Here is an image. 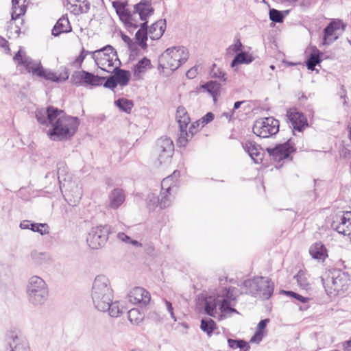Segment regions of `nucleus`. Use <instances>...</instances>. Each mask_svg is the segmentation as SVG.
<instances>
[{
	"label": "nucleus",
	"instance_id": "ea45409f",
	"mask_svg": "<svg viewBox=\"0 0 351 351\" xmlns=\"http://www.w3.org/2000/svg\"><path fill=\"white\" fill-rule=\"evenodd\" d=\"M84 80V84L90 85L93 86H98L102 84L103 81L105 80V77H99L90 72L86 71Z\"/></svg>",
	"mask_w": 351,
	"mask_h": 351
},
{
	"label": "nucleus",
	"instance_id": "49530a36",
	"mask_svg": "<svg viewBox=\"0 0 351 351\" xmlns=\"http://www.w3.org/2000/svg\"><path fill=\"white\" fill-rule=\"evenodd\" d=\"M147 204L150 210H154L158 206L160 207V197L154 193H150L147 196Z\"/></svg>",
	"mask_w": 351,
	"mask_h": 351
},
{
	"label": "nucleus",
	"instance_id": "0e129e2a",
	"mask_svg": "<svg viewBox=\"0 0 351 351\" xmlns=\"http://www.w3.org/2000/svg\"><path fill=\"white\" fill-rule=\"evenodd\" d=\"M129 243H131L132 245H133L134 246H138V247L141 246V244L138 241H137L136 240H132V239Z\"/></svg>",
	"mask_w": 351,
	"mask_h": 351
},
{
	"label": "nucleus",
	"instance_id": "603ef678",
	"mask_svg": "<svg viewBox=\"0 0 351 351\" xmlns=\"http://www.w3.org/2000/svg\"><path fill=\"white\" fill-rule=\"evenodd\" d=\"M91 52L92 51H86L84 49H83L82 50L80 54L79 55V56L73 62V64L81 66L82 63L84 60L86 56L88 54L91 55Z\"/></svg>",
	"mask_w": 351,
	"mask_h": 351
},
{
	"label": "nucleus",
	"instance_id": "bf43d9fd",
	"mask_svg": "<svg viewBox=\"0 0 351 351\" xmlns=\"http://www.w3.org/2000/svg\"><path fill=\"white\" fill-rule=\"evenodd\" d=\"M117 237L119 240H121L123 242L128 243H129L131 240V238L130 237H128V235H126L123 232H119L117 234Z\"/></svg>",
	"mask_w": 351,
	"mask_h": 351
},
{
	"label": "nucleus",
	"instance_id": "58836bf2",
	"mask_svg": "<svg viewBox=\"0 0 351 351\" xmlns=\"http://www.w3.org/2000/svg\"><path fill=\"white\" fill-rule=\"evenodd\" d=\"M111 304H107V308L102 312H108L112 317H118L123 312V307L120 304L119 301L111 302Z\"/></svg>",
	"mask_w": 351,
	"mask_h": 351
},
{
	"label": "nucleus",
	"instance_id": "37998d69",
	"mask_svg": "<svg viewBox=\"0 0 351 351\" xmlns=\"http://www.w3.org/2000/svg\"><path fill=\"white\" fill-rule=\"evenodd\" d=\"M200 328L206 332L208 336L210 337L213 331L216 329L215 322L210 319H202L201 321Z\"/></svg>",
	"mask_w": 351,
	"mask_h": 351
},
{
	"label": "nucleus",
	"instance_id": "338daca9",
	"mask_svg": "<svg viewBox=\"0 0 351 351\" xmlns=\"http://www.w3.org/2000/svg\"><path fill=\"white\" fill-rule=\"evenodd\" d=\"M55 176H56V174H55V173H54V172H49V173H48L46 175L45 178H48L51 177V178H55Z\"/></svg>",
	"mask_w": 351,
	"mask_h": 351
},
{
	"label": "nucleus",
	"instance_id": "7c9ffc66",
	"mask_svg": "<svg viewBox=\"0 0 351 351\" xmlns=\"http://www.w3.org/2000/svg\"><path fill=\"white\" fill-rule=\"evenodd\" d=\"M67 2L68 4L73 8L72 12L77 14L80 13H86L90 9V4L86 1L67 0Z\"/></svg>",
	"mask_w": 351,
	"mask_h": 351
},
{
	"label": "nucleus",
	"instance_id": "473e14b6",
	"mask_svg": "<svg viewBox=\"0 0 351 351\" xmlns=\"http://www.w3.org/2000/svg\"><path fill=\"white\" fill-rule=\"evenodd\" d=\"M176 119L180 128H187L190 123V118L186 109L182 106H179L176 111Z\"/></svg>",
	"mask_w": 351,
	"mask_h": 351
},
{
	"label": "nucleus",
	"instance_id": "3c124183",
	"mask_svg": "<svg viewBox=\"0 0 351 351\" xmlns=\"http://www.w3.org/2000/svg\"><path fill=\"white\" fill-rule=\"evenodd\" d=\"M243 44L239 40H237L235 43L231 45L227 49V53L229 55H233L234 53H239L242 51Z\"/></svg>",
	"mask_w": 351,
	"mask_h": 351
},
{
	"label": "nucleus",
	"instance_id": "dca6fc26",
	"mask_svg": "<svg viewBox=\"0 0 351 351\" xmlns=\"http://www.w3.org/2000/svg\"><path fill=\"white\" fill-rule=\"evenodd\" d=\"M174 152L173 141L168 137H161L157 141L156 152L160 165L168 163Z\"/></svg>",
	"mask_w": 351,
	"mask_h": 351
},
{
	"label": "nucleus",
	"instance_id": "8fccbe9b",
	"mask_svg": "<svg viewBox=\"0 0 351 351\" xmlns=\"http://www.w3.org/2000/svg\"><path fill=\"white\" fill-rule=\"evenodd\" d=\"M269 19L275 23H281L283 21L284 16L280 11L276 9L269 10Z\"/></svg>",
	"mask_w": 351,
	"mask_h": 351
},
{
	"label": "nucleus",
	"instance_id": "2eb2a0df",
	"mask_svg": "<svg viewBox=\"0 0 351 351\" xmlns=\"http://www.w3.org/2000/svg\"><path fill=\"white\" fill-rule=\"evenodd\" d=\"M108 239V230L106 227L98 226L93 227L88 233L86 242L93 250L102 247Z\"/></svg>",
	"mask_w": 351,
	"mask_h": 351
},
{
	"label": "nucleus",
	"instance_id": "4c0bfd02",
	"mask_svg": "<svg viewBox=\"0 0 351 351\" xmlns=\"http://www.w3.org/2000/svg\"><path fill=\"white\" fill-rule=\"evenodd\" d=\"M320 54V51L316 47L313 49L306 60V66L308 70L313 71L315 66L321 62Z\"/></svg>",
	"mask_w": 351,
	"mask_h": 351
},
{
	"label": "nucleus",
	"instance_id": "6e6d98bb",
	"mask_svg": "<svg viewBox=\"0 0 351 351\" xmlns=\"http://www.w3.org/2000/svg\"><path fill=\"white\" fill-rule=\"evenodd\" d=\"M117 82L116 81V79L113 75H111L110 76L106 81L105 84H104V86L106 88H110L112 90H113L117 86Z\"/></svg>",
	"mask_w": 351,
	"mask_h": 351
},
{
	"label": "nucleus",
	"instance_id": "052dcab7",
	"mask_svg": "<svg viewBox=\"0 0 351 351\" xmlns=\"http://www.w3.org/2000/svg\"><path fill=\"white\" fill-rule=\"evenodd\" d=\"M33 223H32L29 220H24L23 221L21 222L20 223V228L21 229H24V230H26V229H30V228H32V225Z\"/></svg>",
	"mask_w": 351,
	"mask_h": 351
},
{
	"label": "nucleus",
	"instance_id": "6e6552de",
	"mask_svg": "<svg viewBox=\"0 0 351 351\" xmlns=\"http://www.w3.org/2000/svg\"><path fill=\"white\" fill-rule=\"evenodd\" d=\"M26 294L31 304L35 306H41L48 298V286L41 277L32 276L27 280Z\"/></svg>",
	"mask_w": 351,
	"mask_h": 351
},
{
	"label": "nucleus",
	"instance_id": "864d4df0",
	"mask_svg": "<svg viewBox=\"0 0 351 351\" xmlns=\"http://www.w3.org/2000/svg\"><path fill=\"white\" fill-rule=\"evenodd\" d=\"M283 293L287 295H289V296L298 300V301H300L302 303H306L308 300V298H307L306 297H303L301 295H300L297 293H295L293 291H284Z\"/></svg>",
	"mask_w": 351,
	"mask_h": 351
},
{
	"label": "nucleus",
	"instance_id": "ddd939ff",
	"mask_svg": "<svg viewBox=\"0 0 351 351\" xmlns=\"http://www.w3.org/2000/svg\"><path fill=\"white\" fill-rule=\"evenodd\" d=\"M180 172L174 171L173 173L161 182V192L160 194V208L164 209L169 206L174 199L178 190V178Z\"/></svg>",
	"mask_w": 351,
	"mask_h": 351
},
{
	"label": "nucleus",
	"instance_id": "2f4dec72",
	"mask_svg": "<svg viewBox=\"0 0 351 351\" xmlns=\"http://www.w3.org/2000/svg\"><path fill=\"white\" fill-rule=\"evenodd\" d=\"M202 88L206 90L216 101L217 97L220 94L221 84L216 81H210L202 86Z\"/></svg>",
	"mask_w": 351,
	"mask_h": 351
},
{
	"label": "nucleus",
	"instance_id": "f8f14e48",
	"mask_svg": "<svg viewBox=\"0 0 351 351\" xmlns=\"http://www.w3.org/2000/svg\"><path fill=\"white\" fill-rule=\"evenodd\" d=\"M245 293L259 296L263 300L269 299L274 291V283L265 277H255L243 282Z\"/></svg>",
	"mask_w": 351,
	"mask_h": 351
},
{
	"label": "nucleus",
	"instance_id": "f257e3e1",
	"mask_svg": "<svg viewBox=\"0 0 351 351\" xmlns=\"http://www.w3.org/2000/svg\"><path fill=\"white\" fill-rule=\"evenodd\" d=\"M36 117L40 124H49L47 135L52 141H66L76 132L80 122L77 117L66 115L63 110L53 106L37 109Z\"/></svg>",
	"mask_w": 351,
	"mask_h": 351
},
{
	"label": "nucleus",
	"instance_id": "a19ab883",
	"mask_svg": "<svg viewBox=\"0 0 351 351\" xmlns=\"http://www.w3.org/2000/svg\"><path fill=\"white\" fill-rule=\"evenodd\" d=\"M128 317L132 324L138 325L144 319L145 315L139 309L132 308L128 311Z\"/></svg>",
	"mask_w": 351,
	"mask_h": 351
},
{
	"label": "nucleus",
	"instance_id": "a18cd8bd",
	"mask_svg": "<svg viewBox=\"0 0 351 351\" xmlns=\"http://www.w3.org/2000/svg\"><path fill=\"white\" fill-rule=\"evenodd\" d=\"M30 230L33 232H38L41 235H45L49 233V226L47 223H33Z\"/></svg>",
	"mask_w": 351,
	"mask_h": 351
},
{
	"label": "nucleus",
	"instance_id": "c9c22d12",
	"mask_svg": "<svg viewBox=\"0 0 351 351\" xmlns=\"http://www.w3.org/2000/svg\"><path fill=\"white\" fill-rule=\"evenodd\" d=\"M269 322V319H265L261 320L258 324L257 330H256V332L254 333V335L252 337V338L250 339V342L258 343L262 341V339L265 335V332L263 330L267 326V325Z\"/></svg>",
	"mask_w": 351,
	"mask_h": 351
},
{
	"label": "nucleus",
	"instance_id": "c03bdc74",
	"mask_svg": "<svg viewBox=\"0 0 351 351\" xmlns=\"http://www.w3.org/2000/svg\"><path fill=\"white\" fill-rule=\"evenodd\" d=\"M228 346L232 349L240 348L241 350H243L244 351H247L249 350L250 346L248 344L242 340H234L232 339H228Z\"/></svg>",
	"mask_w": 351,
	"mask_h": 351
},
{
	"label": "nucleus",
	"instance_id": "e2e57ef3",
	"mask_svg": "<svg viewBox=\"0 0 351 351\" xmlns=\"http://www.w3.org/2000/svg\"><path fill=\"white\" fill-rule=\"evenodd\" d=\"M244 103V101H236L234 104V108L232 110H237L240 108L241 105Z\"/></svg>",
	"mask_w": 351,
	"mask_h": 351
},
{
	"label": "nucleus",
	"instance_id": "4be33fe9",
	"mask_svg": "<svg viewBox=\"0 0 351 351\" xmlns=\"http://www.w3.org/2000/svg\"><path fill=\"white\" fill-rule=\"evenodd\" d=\"M5 351H29L26 339L21 334L12 332Z\"/></svg>",
	"mask_w": 351,
	"mask_h": 351
},
{
	"label": "nucleus",
	"instance_id": "5701e85b",
	"mask_svg": "<svg viewBox=\"0 0 351 351\" xmlns=\"http://www.w3.org/2000/svg\"><path fill=\"white\" fill-rule=\"evenodd\" d=\"M242 146L255 163L258 164L262 161L263 153L260 145L254 141H246L242 143Z\"/></svg>",
	"mask_w": 351,
	"mask_h": 351
},
{
	"label": "nucleus",
	"instance_id": "774afa93",
	"mask_svg": "<svg viewBox=\"0 0 351 351\" xmlns=\"http://www.w3.org/2000/svg\"><path fill=\"white\" fill-rule=\"evenodd\" d=\"M193 124L195 125V129L196 128V127H199V125L201 124V121H195V123H193ZM195 131L196 132V130H195Z\"/></svg>",
	"mask_w": 351,
	"mask_h": 351
},
{
	"label": "nucleus",
	"instance_id": "412c9836",
	"mask_svg": "<svg viewBox=\"0 0 351 351\" xmlns=\"http://www.w3.org/2000/svg\"><path fill=\"white\" fill-rule=\"evenodd\" d=\"M287 115L293 131L302 132L308 126L306 117L303 113L298 111L296 108L289 109Z\"/></svg>",
	"mask_w": 351,
	"mask_h": 351
},
{
	"label": "nucleus",
	"instance_id": "20e7f679",
	"mask_svg": "<svg viewBox=\"0 0 351 351\" xmlns=\"http://www.w3.org/2000/svg\"><path fill=\"white\" fill-rule=\"evenodd\" d=\"M112 5L120 19L128 27H138V20L145 21L147 17L152 16L154 11L149 0H142L135 5L132 14L125 9L123 3L114 1Z\"/></svg>",
	"mask_w": 351,
	"mask_h": 351
},
{
	"label": "nucleus",
	"instance_id": "c85d7f7f",
	"mask_svg": "<svg viewBox=\"0 0 351 351\" xmlns=\"http://www.w3.org/2000/svg\"><path fill=\"white\" fill-rule=\"evenodd\" d=\"M309 253L313 258L319 261H324L327 256L326 249L321 243L312 245L309 249Z\"/></svg>",
	"mask_w": 351,
	"mask_h": 351
},
{
	"label": "nucleus",
	"instance_id": "4d7b16f0",
	"mask_svg": "<svg viewBox=\"0 0 351 351\" xmlns=\"http://www.w3.org/2000/svg\"><path fill=\"white\" fill-rule=\"evenodd\" d=\"M214 119V114L212 112H208L205 116H204L199 121H201L202 127H204L206 124L212 121Z\"/></svg>",
	"mask_w": 351,
	"mask_h": 351
},
{
	"label": "nucleus",
	"instance_id": "f03ea898",
	"mask_svg": "<svg viewBox=\"0 0 351 351\" xmlns=\"http://www.w3.org/2000/svg\"><path fill=\"white\" fill-rule=\"evenodd\" d=\"M238 296L234 287L223 288L215 297L207 298L204 310L208 315L219 320L230 317L233 313L239 314L234 308Z\"/></svg>",
	"mask_w": 351,
	"mask_h": 351
},
{
	"label": "nucleus",
	"instance_id": "13d9d810",
	"mask_svg": "<svg viewBox=\"0 0 351 351\" xmlns=\"http://www.w3.org/2000/svg\"><path fill=\"white\" fill-rule=\"evenodd\" d=\"M198 74V67L195 66L187 71L186 75L189 79H193Z\"/></svg>",
	"mask_w": 351,
	"mask_h": 351
},
{
	"label": "nucleus",
	"instance_id": "b1692460",
	"mask_svg": "<svg viewBox=\"0 0 351 351\" xmlns=\"http://www.w3.org/2000/svg\"><path fill=\"white\" fill-rule=\"evenodd\" d=\"M29 261L36 267H42L51 263L52 260L49 253L39 252L36 250H32L29 255Z\"/></svg>",
	"mask_w": 351,
	"mask_h": 351
},
{
	"label": "nucleus",
	"instance_id": "f3484780",
	"mask_svg": "<svg viewBox=\"0 0 351 351\" xmlns=\"http://www.w3.org/2000/svg\"><path fill=\"white\" fill-rule=\"evenodd\" d=\"M344 31V25L340 20L331 21L324 29L323 45H328L338 39Z\"/></svg>",
	"mask_w": 351,
	"mask_h": 351
},
{
	"label": "nucleus",
	"instance_id": "cd10ccee",
	"mask_svg": "<svg viewBox=\"0 0 351 351\" xmlns=\"http://www.w3.org/2000/svg\"><path fill=\"white\" fill-rule=\"evenodd\" d=\"M25 0H12V21H16L20 16L25 14L26 12V6L24 4Z\"/></svg>",
	"mask_w": 351,
	"mask_h": 351
},
{
	"label": "nucleus",
	"instance_id": "1a4fd4ad",
	"mask_svg": "<svg viewBox=\"0 0 351 351\" xmlns=\"http://www.w3.org/2000/svg\"><path fill=\"white\" fill-rule=\"evenodd\" d=\"M91 57L99 68L108 73H112L121 65L117 51L110 45L91 52Z\"/></svg>",
	"mask_w": 351,
	"mask_h": 351
},
{
	"label": "nucleus",
	"instance_id": "69168bd1",
	"mask_svg": "<svg viewBox=\"0 0 351 351\" xmlns=\"http://www.w3.org/2000/svg\"><path fill=\"white\" fill-rule=\"evenodd\" d=\"M123 40L124 42L127 43L129 45H130V43L131 42V39L127 36H123Z\"/></svg>",
	"mask_w": 351,
	"mask_h": 351
},
{
	"label": "nucleus",
	"instance_id": "0eeeda50",
	"mask_svg": "<svg viewBox=\"0 0 351 351\" xmlns=\"http://www.w3.org/2000/svg\"><path fill=\"white\" fill-rule=\"evenodd\" d=\"M189 58V51L184 47H173L167 49L159 57V68L174 71Z\"/></svg>",
	"mask_w": 351,
	"mask_h": 351
},
{
	"label": "nucleus",
	"instance_id": "de8ad7c7",
	"mask_svg": "<svg viewBox=\"0 0 351 351\" xmlns=\"http://www.w3.org/2000/svg\"><path fill=\"white\" fill-rule=\"evenodd\" d=\"M210 75L211 77L219 78L223 82H226L227 80L226 73L219 67H217L215 64L213 65Z\"/></svg>",
	"mask_w": 351,
	"mask_h": 351
},
{
	"label": "nucleus",
	"instance_id": "c756f323",
	"mask_svg": "<svg viewBox=\"0 0 351 351\" xmlns=\"http://www.w3.org/2000/svg\"><path fill=\"white\" fill-rule=\"evenodd\" d=\"M151 68V62L147 58H143L138 62L134 66L133 71L134 75L138 78H140L145 71Z\"/></svg>",
	"mask_w": 351,
	"mask_h": 351
},
{
	"label": "nucleus",
	"instance_id": "e433bc0d",
	"mask_svg": "<svg viewBox=\"0 0 351 351\" xmlns=\"http://www.w3.org/2000/svg\"><path fill=\"white\" fill-rule=\"evenodd\" d=\"M294 278L296 280L298 286L302 289L308 291L311 289V285L309 282L308 276L305 271L302 270L299 271L298 273L294 276Z\"/></svg>",
	"mask_w": 351,
	"mask_h": 351
},
{
	"label": "nucleus",
	"instance_id": "5fc2aeb1",
	"mask_svg": "<svg viewBox=\"0 0 351 351\" xmlns=\"http://www.w3.org/2000/svg\"><path fill=\"white\" fill-rule=\"evenodd\" d=\"M162 301L164 302L165 307L166 310L169 312L171 317L173 319L174 322H176L177 318L173 312V308L172 306V303L165 298L162 299Z\"/></svg>",
	"mask_w": 351,
	"mask_h": 351
},
{
	"label": "nucleus",
	"instance_id": "393cba45",
	"mask_svg": "<svg viewBox=\"0 0 351 351\" xmlns=\"http://www.w3.org/2000/svg\"><path fill=\"white\" fill-rule=\"evenodd\" d=\"M125 196L122 189H114L108 195V206L112 209H117L125 201Z\"/></svg>",
	"mask_w": 351,
	"mask_h": 351
},
{
	"label": "nucleus",
	"instance_id": "9b49d317",
	"mask_svg": "<svg viewBox=\"0 0 351 351\" xmlns=\"http://www.w3.org/2000/svg\"><path fill=\"white\" fill-rule=\"evenodd\" d=\"M147 18L148 17H147L145 21H141V23L138 22V26H141V27L135 35L136 42L143 49H146L147 46L146 43L147 36H149L152 40H158L162 36L166 27L165 21L159 20L153 23L147 31Z\"/></svg>",
	"mask_w": 351,
	"mask_h": 351
},
{
	"label": "nucleus",
	"instance_id": "423d86ee",
	"mask_svg": "<svg viewBox=\"0 0 351 351\" xmlns=\"http://www.w3.org/2000/svg\"><path fill=\"white\" fill-rule=\"evenodd\" d=\"M114 298V291L109 279L104 275H98L93 280L91 299L96 309L103 311Z\"/></svg>",
	"mask_w": 351,
	"mask_h": 351
},
{
	"label": "nucleus",
	"instance_id": "aec40b11",
	"mask_svg": "<svg viewBox=\"0 0 351 351\" xmlns=\"http://www.w3.org/2000/svg\"><path fill=\"white\" fill-rule=\"evenodd\" d=\"M332 228L338 233L347 237L351 242V212L345 213L339 221H334Z\"/></svg>",
	"mask_w": 351,
	"mask_h": 351
},
{
	"label": "nucleus",
	"instance_id": "79ce46f5",
	"mask_svg": "<svg viewBox=\"0 0 351 351\" xmlns=\"http://www.w3.org/2000/svg\"><path fill=\"white\" fill-rule=\"evenodd\" d=\"M114 104L120 110L128 114L130 113L134 106L133 101L125 98H120L116 100Z\"/></svg>",
	"mask_w": 351,
	"mask_h": 351
},
{
	"label": "nucleus",
	"instance_id": "f704fd0d",
	"mask_svg": "<svg viewBox=\"0 0 351 351\" xmlns=\"http://www.w3.org/2000/svg\"><path fill=\"white\" fill-rule=\"evenodd\" d=\"M114 76L118 84L124 86H126L130 79V73L128 71L120 69L119 67L114 71Z\"/></svg>",
	"mask_w": 351,
	"mask_h": 351
},
{
	"label": "nucleus",
	"instance_id": "4468645a",
	"mask_svg": "<svg viewBox=\"0 0 351 351\" xmlns=\"http://www.w3.org/2000/svg\"><path fill=\"white\" fill-rule=\"evenodd\" d=\"M279 131V121L273 117H267L255 121L253 132L261 138H269Z\"/></svg>",
	"mask_w": 351,
	"mask_h": 351
},
{
	"label": "nucleus",
	"instance_id": "bb28decb",
	"mask_svg": "<svg viewBox=\"0 0 351 351\" xmlns=\"http://www.w3.org/2000/svg\"><path fill=\"white\" fill-rule=\"evenodd\" d=\"M186 129L187 128H180L178 138V144L180 147H185L195 133L194 124L191 125L189 131Z\"/></svg>",
	"mask_w": 351,
	"mask_h": 351
},
{
	"label": "nucleus",
	"instance_id": "39448f33",
	"mask_svg": "<svg viewBox=\"0 0 351 351\" xmlns=\"http://www.w3.org/2000/svg\"><path fill=\"white\" fill-rule=\"evenodd\" d=\"M56 176L60 190L68 204L75 205L79 202L82 196V188L77 181L72 179L64 163L60 162L57 165Z\"/></svg>",
	"mask_w": 351,
	"mask_h": 351
},
{
	"label": "nucleus",
	"instance_id": "7ed1b4c3",
	"mask_svg": "<svg viewBox=\"0 0 351 351\" xmlns=\"http://www.w3.org/2000/svg\"><path fill=\"white\" fill-rule=\"evenodd\" d=\"M13 59L18 66H23L28 73H32L34 75L47 80L59 82L65 81L69 78L66 69H64V72L60 74L53 73L49 69H45L43 67L40 61L32 60L21 49L15 54Z\"/></svg>",
	"mask_w": 351,
	"mask_h": 351
},
{
	"label": "nucleus",
	"instance_id": "a878e982",
	"mask_svg": "<svg viewBox=\"0 0 351 351\" xmlns=\"http://www.w3.org/2000/svg\"><path fill=\"white\" fill-rule=\"evenodd\" d=\"M72 28L66 16H62L58 19L53 26L51 34L54 36H58L61 34L71 32Z\"/></svg>",
	"mask_w": 351,
	"mask_h": 351
},
{
	"label": "nucleus",
	"instance_id": "680f3d73",
	"mask_svg": "<svg viewBox=\"0 0 351 351\" xmlns=\"http://www.w3.org/2000/svg\"><path fill=\"white\" fill-rule=\"evenodd\" d=\"M234 114V110H230V112H223L222 116L225 117L226 119L230 120Z\"/></svg>",
	"mask_w": 351,
	"mask_h": 351
},
{
	"label": "nucleus",
	"instance_id": "6ab92c4d",
	"mask_svg": "<svg viewBox=\"0 0 351 351\" xmlns=\"http://www.w3.org/2000/svg\"><path fill=\"white\" fill-rule=\"evenodd\" d=\"M128 298L133 304L141 306L148 304L151 300L150 293L143 287H134L128 294Z\"/></svg>",
	"mask_w": 351,
	"mask_h": 351
},
{
	"label": "nucleus",
	"instance_id": "72a5a7b5",
	"mask_svg": "<svg viewBox=\"0 0 351 351\" xmlns=\"http://www.w3.org/2000/svg\"><path fill=\"white\" fill-rule=\"evenodd\" d=\"M253 57L247 52L241 51L237 53L231 62V67L234 68L236 66L241 64H248L253 61Z\"/></svg>",
	"mask_w": 351,
	"mask_h": 351
},
{
	"label": "nucleus",
	"instance_id": "9d476101",
	"mask_svg": "<svg viewBox=\"0 0 351 351\" xmlns=\"http://www.w3.org/2000/svg\"><path fill=\"white\" fill-rule=\"evenodd\" d=\"M326 291L330 294H338L346 290L349 285V276L339 269L328 271L322 277Z\"/></svg>",
	"mask_w": 351,
	"mask_h": 351
},
{
	"label": "nucleus",
	"instance_id": "a211bd4d",
	"mask_svg": "<svg viewBox=\"0 0 351 351\" xmlns=\"http://www.w3.org/2000/svg\"><path fill=\"white\" fill-rule=\"evenodd\" d=\"M267 152L270 157L276 162H280L282 160L289 158L290 154L295 152L293 144L291 140L287 142L277 145L274 148H267Z\"/></svg>",
	"mask_w": 351,
	"mask_h": 351
},
{
	"label": "nucleus",
	"instance_id": "09e8293b",
	"mask_svg": "<svg viewBox=\"0 0 351 351\" xmlns=\"http://www.w3.org/2000/svg\"><path fill=\"white\" fill-rule=\"evenodd\" d=\"M86 73L85 71H74L71 75V80L74 84L80 85L84 84V74Z\"/></svg>",
	"mask_w": 351,
	"mask_h": 351
}]
</instances>
